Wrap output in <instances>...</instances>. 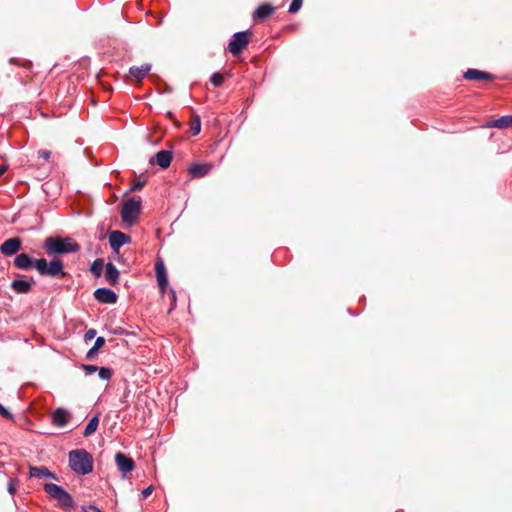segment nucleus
Listing matches in <instances>:
<instances>
[{
	"label": "nucleus",
	"mask_w": 512,
	"mask_h": 512,
	"mask_svg": "<svg viewBox=\"0 0 512 512\" xmlns=\"http://www.w3.org/2000/svg\"><path fill=\"white\" fill-rule=\"evenodd\" d=\"M13 264L20 270L35 268L41 276L57 278L66 275L63 262L57 258L48 262L45 258L33 259L27 253H21L14 258Z\"/></svg>",
	"instance_id": "obj_1"
},
{
	"label": "nucleus",
	"mask_w": 512,
	"mask_h": 512,
	"mask_svg": "<svg viewBox=\"0 0 512 512\" xmlns=\"http://www.w3.org/2000/svg\"><path fill=\"white\" fill-rule=\"evenodd\" d=\"M43 248L49 256H54L76 253L80 250V245L71 237L50 236L45 239Z\"/></svg>",
	"instance_id": "obj_2"
},
{
	"label": "nucleus",
	"mask_w": 512,
	"mask_h": 512,
	"mask_svg": "<svg viewBox=\"0 0 512 512\" xmlns=\"http://www.w3.org/2000/svg\"><path fill=\"white\" fill-rule=\"evenodd\" d=\"M69 467L79 475H87L93 471L92 455L84 449H75L68 454Z\"/></svg>",
	"instance_id": "obj_3"
},
{
	"label": "nucleus",
	"mask_w": 512,
	"mask_h": 512,
	"mask_svg": "<svg viewBox=\"0 0 512 512\" xmlns=\"http://www.w3.org/2000/svg\"><path fill=\"white\" fill-rule=\"evenodd\" d=\"M44 491L50 498L56 500L57 505L61 509L71 511L75 508L76 504L73 497L62 486L53 483H46L44 485Z\"/></svg>",
	"instance_id": "obj_4"
},
{
	"label": "nucleus",
	"mask_w": 512,
	"mask_h": 512,
	"mask_svg": "<svg viewBox=\"0 0 512 512\" xmlns=\"http://www.w3.org/2000/svg\"><path fill=\"white\" fill-rule=\"evenodd\" d=\"M250 35V30L234 33L228 43L229 52L235 56L239 55L248 46Z\"/></svg>",
	"instance_id": "obj_5"
},
{
	"label": "nucleus",
	"mask_w": 512,
	"mask_h": 512,
	"mask_svg": "<svg viewBox=\"0 0 512 512\" xmlns=\"http://www.w3.org/2000/svg\"><path fill=\"white\" fill-rule=\"evenodd\" d=\"M141 200L137 199H130L127 202H125L121 209V218L123 222L128 224H133L138 215L141 212Z\"/></svg>",
	"instance_id": "obj_6"
},
{
	"label": "nucleus",
	"mask_w": 512,
	"mask_h": 512,
	"mask_svg": "<svg viewBox=\"0 0 512 512\" xmlns=\"http://www.w3.org/2000/svg\"><path fill=\"white\" fill-rule=\"evenodd\" d=\"M108 239L110 247L115 253H119V250L123 245L131 242V237L128 234L118 230L111 231Z\"/></svg>",
	"instance_id": "obj_7"
},
{
	"label": "nucleus",
	"mask_w": 512,
	"mask_h": 512,
	"mask_svg": "<svg viewBox=\"0 0 512 512\" xmlns=\"http://www.w3.org/2000/svg\"><path fill=\"white\" fill-rule=\"evenodd\" d=\"M94 298L103 304H115L118 300V295L110 288L100 287L93 292Z\"/></svg>",
	"instance_id": "obj_8"
},
{
	"label": "nucleus",
	"mask_w": 512,
	"mask_h": 512,
	"mask_svg": "<svg viewBox=\"0 0 512 512\" xmlns=\"http://www.w3.org/2000/svg\"><path fill=\"white\" fill-rule=\"evenodd\" d=\"M155 272L159 289L164 293L168 286V277L164 261L161 258H158L155 262Z\"/></svg>",
	"instance_id": "obj_9"
},
{
	"label": "nucleus",
	"mask_w": 512,
	"mask_h": 512,
	"mask_svg": "<svg viewBox=\"0 0 512 512\" xmlns=\"http://www.w3.org/2000/svg\"><path fill=\"white\" fill-rule=\"evenodd\" d=\"M22 246V240L19 237H13L5 240L0 245V252L5 256L16 254Z\"/></svg>",
	"instance_id": "obj_10"
},
{
	"label": "nucleus",
	"mask_w": 512,
	"mask_h": 512,
	"mask_svg": "<svg viewBox=\"0 0 512 512\" xmlns=\"http://www.w3.org/2000/svg\"><path fill=\"white\" fill-rule=\"evenodd\" d=\"M172 152L168 150H161L150 158V164H157L161 169H167L172 161Z\"/></svg>",
	"instance_id": "obj_11"
},
{
	"label": "nucleus",
	"mask_w": 512,
	"mask_h": 512,
	"mask_svg": "<svg viewBox=\"0 0 512 512\" xmlns=\"http://www.w3.org/2000/svg\"><path fill=\"white\" fill-rule=\"evenodd\" d=\"M115 462L117 464L118 469L124 475L131 472L135 468V463L133 459L121 452H118L115 455Z\"/></svg>",
	"instance_id": "obj_12"
},
{
	"label": "nucleus",
	"mask_w": 512,
	"mask_h": 512,
	"mask_svg": "<svg viewBox=\"0 0 512 512\" xmlns=\"http://www.w3.org/2000/svg\"><path fill=\"white\" fill-rule=\"evenodd\" d=\"M465 80L469 81H490L495 78V76L489 72L481 71L474 68H469L463 75Z\"/></svg>",
	"instance_id": "obj_13"
},
{
	"label": "nucleus",
	"mask_w": 512,
	"mask_h": 512,
	"mask_svg": "<svg viewBox=\"0 0 512 512\" xmlns=\"http://www.w3.org/2000/svg\"><path fill=\"white\" fill-rule=\"evenodd\" d=\"M274 12V7L270 3H263L259 5L252 14L255 22L264 21L267 17L271 16Z\"/></svg>",
	"instance_id": "obj_14"
},
{
	"label": "nucleus",
	"mask_w": 512,
	"mask_h": 512,
	"mask_svg": "<svg viewBox=\"0 0 512 512\" xmlns=\"http://www.w3.org/2000/svg\"><path fill=\"white\" fill-rule=\"evenodd\" d=\"M211 169L212 165L209 163H194L189 167L188 171L191 177L202 178L208 175Z\"/></svg>",
	"instance_id": "obj_15"
},
{
	"label": "nucleus",
	"mask_w": 512,
	"mask_h": 512,
	"mask_svg": "<svg viewBox=\"0 0 512 512\" xmlns=\"http://www.w3.org/2000/svg\"><path fill=\"white\" fill-rule=\"evenodd\" d=\"M70 419V413L65 408H57L52 413V423L57 427H64Z\"/></svg>",
	"instance_id": "obj_16"
},
{
	"label": "nucleus",
	"mask_w": 512,
	"mask_h": 512,
	"mask_svg": "<svg viewBox=\"0 0 512 512\" xmlns=\"http://www.w3.org/2000/svg\"><path fill=\"white\" fill-rule=\"evenodd\" d=\"M152 65L150 63H145L141 66H132L129 68V74L133 77L137 82H141L145 76L151 70Z\"/></svg>",
	"instance_id": "obj_17"
},
{
	"label": "nucleus",
	"mask_w": 512,
	"mask_h": 512,
	"mask_svg": "<svg viewBox=\"0 0 512 512\" xmlns=\"http://www.w3.org/2000/svg\"><path fill=\"white\" fill-rule=\"evenodd\" d=\"M29 475L32 478H50L57 480V477L45 466H30Z\"/></svg>",
	"instance_id": "obj_18"
},
{
	"label": "nucleus",
	"mask_w": 512,
	"mask_h": 512,
	"mask_svg": "<svg viewBox=\"0 0 512 512\" xmlns=\"http://www.w3.org/2000/svg\"><path fill=\"white\" fill-rule=\"evenodd\" d=\"M105 279L110 285L117 284L119 280V271L112 262L105 264Z\"/></svg>",
	"instance_id": "obj_19"
},
{
	"label": "nucleus",
	"mask_w": 512,
	"mask_h": 512,
	"mask_svg": "<svg viewBox=\"0 0 512 512\" xmlns=\"http://www.w3.org/2000/svg\"><path fill=\"white\" fill-rule=\"evenodd\" d=\"M11 288L18 294H26L31 291L32 283L25 279H15L11 282Z\"/></svg>",
	"instance_id": "obj_20"
},
{
	"label": "nucleus",
	"mask_w": 512,
	"mask_h": 512,
	"mask_svg": "<svg viewBox=\"0 0 512 512\" xmlns=\"http://www.w3.org/2000/svg\"><path fill=\"white\" fill-rule=\"evenodd\" d=\"M487 127L505 129L512 127V115H505L487 124Z\"/></svg>",
	"instance_id": "obj_21"
},
{
	"label": "nucleus",
	"mask_w": 512,
	"mask_h": 512,
	"mask_svg": "<svg viewBox=\"0 0 512 512\" xmlns=\"http://www.w3.org/2000/svg\"><path fill=\"white\" fill-rule=\"evenodd\" d=\"M103 268H105L103 259L97 258L93 261L89 270L95 277L98 278L102 275Z\"/></svg>",
	"instance_id": "obj_22"
},
{
	"label": "nucleus",
	"mask_w": 512,
	"mask_h": 512,
	"mask_svg": "<svg viewBox=\"0 0 512 512\" xmlns=\"http://www.w3.org/2000/svg\"><path fill=\"white\" fill-rule=\"evenodd\" d=\"M98 424H99V417H98V415H95L87 423V425L84 429L83 435L85 437H87V436H90L91 434H93L97 430Z\"/></svg>",
	"instance_id": "obj_23"
},
{
	"label": "nucleus",
	"mask_w": 512,
	"mask_h": 512,
	"mask_svg": "<svg viewBox=\"0 0 512 512\" xmlns=\"http://www.w3.org/2000/svg\"><path fill=\"white\" fill-rule=\"evenodd\" d=\"M190 131H191V134L193 136H196V135H198L200 133V131H201V120H200V117L198 115H195L193 117V121L191 123Z\"/></svg>",
	"instance_id": "obj_24"
},
{
	"label": "nucleus",
	"mask_w": 512,
	"mask_h": 512,
	"mask_svg": "<svg viewBox=\"0 0 512 512\" xmlns=\"http://www.w3.org/2000/svg\"><path fill=\"white\" fill-rule=\"evenodd\" d=\"M98 376L101 380L108 381L112 377V369L109 367H98Z\"/></svg>",
	"instance_id": "obj_25"
},
{
	"label": "nucleus",
	"mask_w": 512,
	"mask_h": 512,
	"mask_svg": "<svg viewBox=\"0 0 512 512\" xmlns=\"http://www.w3.org/2000/svg\"><path fill=\"white\" fill-rule=\"evenodd\" d=\"M210 82L214 87H220L224 82V76L219 72H214L210 76Z\"/></svg>",
	"instance_id": "obj_26"
},
{
	"label": "nucleus",
	"mask_w": 512,
	"mask_h": 512,
	"mask_svg": "<svg viewBox=\"0 0 512 512\" xmlns=\"http://www.w3.org/2000/svg\"><path fill=\"white\" fill-rule=\"evenodd\" d=\"M302 4H303V0H292L291 4L289 6L288 12L291 14L297 13L301 9Z\"/></svg>",
	"instance_id": "obj_27"
},
{
	"label": "nucleus",
	"mask_w": 512,
	"mask_h": 512,
	"mask_svg": "<svg viewBox=\"0 0 512 512\" xmlns=\"http://www.w3.org/2000/svg\"><path fill=\"white\" fill-rule=\"evenodd\" d=\"M0 415L7 420H14V415L0 403Z\"/></svg>",
	"instance_id": "obj_28"
},
{
	"label": "nucleus",
	"mask_w": 512,
	"mask_h": 512,
	"mask_svg": "<svg viewBox=\"0 0 512 512\" xmlns=\"http://www.w3.org/2000/svg\"><path fill=\"white\" fill-rule=\"evenodd\" d=\"M81 368L86 372V374H93L98 370V366L92 364H82Z\"/></svg>",
	"instance_id": "obj_29"
},
{
	"label": "nucleus",
	"mask_w": 512,
	"mask_h": 512,
	"mask_svg": "<svg viewBox=\"0 0 512 512\" xmlns=\"http://www.w3.org/2000/svg\"><path fill=\"white\" fill-rule=\"evenodd\" d=\"M97 332L95 329L91 328V329H88L85 334H84V340L85 342H88V341H91L95 336H96Z\"/></svg>",
	"instance_id": "obj_30"
},
{
	"label": "nucleus",
	"mask_w": 512,
	"mask_h": 512,
	"mask_svg": "<svg viewBox=\"0 0 512 512\" xmlns=\"http://www.w3.org/2000/svg\"><path fill=\"white\" fill-rule=\"evenodd\" d=\"M105 342L106 340L104 337H97L92 347L99 350L105 345Z\"/></svg>",
	"instance_id": "obj_31"
},
{
	"label": "nucleus",
	"mask_w": 512,
	"mask_h": 512,
	"mask_svg": "<svg viewBox=\"0 0 512 512\" xmlns=\"http://www.w3.org/2000/svg\"><path fill=\"white\" fill-rule=\"evenodd\" d=\"M98 351H99V350H97V349H95V348L91 347V348L87 351V353H86V359H88V360H93V359L96 357V355H97Z\"/></svg>",
	"instance_id": "obj_32"
},
{
	"label": "nucleus",
	"mask_w": 512,
	"mask_h": 512,
	"mask_svg": "<svg viewBox=\"0 0 512 512\" xmlns=\"http://www.w3.org/2000/svg\"><path fill=\"white\" fill-rule=\"evenodd\" d=\"M153 486L150 485L148 487H146L145 489L142 490L141 494H142V497L143 498H147L148 496L151 495V493L153 492Z\"/></svg>",
	"instance_id": "obj_33"
},
{
	"label": "nucleus",
	"mask_w": 512,
	"mask_h": 512,
	"mask_svg": "<svg viewBox=\"0 0 512 512\" xmlns=\"http://www.w3.org/2000/svg\"><path fill=\"white\" fill-rule=\"evenodd\" d=\"M145 181H137L131 188H130V192L131 191H137V190H140L144 185H145Z\"/></svg>",
	"instance_id": "obj_34"
},
{
	"label": "nucleus",
	"mask_w": 512,
	"mask_h": 512,
	"mask_svg": "<svg viewBox=\"0 0 512 512\" xmlns=\"http://www.w3.org/2000/svg\"><path fill=\"white\" fill-rule=\"evenodd\" d=\"M38 154L40 158H43L45 160H48L51 156V152L49 150H40Z\"/></svg>",
	"instance_id": "obj_35"
},
{
	"label": "nucleus",
	"mask_w": 512,
	"mask_h": 512,
	"mask_svg": "<svg viewBox=\"0 0 512 512\" xmlns=\"http://www.w3.org/2000/svg\"><path fill=\"white\" fill-rule=\"evenodd\" d=\"M169 292H170V294H171L173 307H175V305H176V301H177L176 292H175V290H174L173 288H170V289H169Z\"/></svg>",
	"instance_id": "obj_36"
},
{
	"label": "nucleus",
	"mask_w": 512,
	"mask_h": 512,
	"mask_svg": "<svg viewBox=\"0 0 512 512\" xmlns=\"http://www.w3.org/2000/svg\"><path fill=\"white\" fill-rule=\"evenodd\" d=\"M8 492L13 495L16 492V488L13 486L12 483H9L8 485Z\"/></svg>",
	"instance_id": "obj_37"
},
{
	"label": "nucleus",
	"mask_w": 512,
	"mask_h": 512,
	"mask_svg": "<svg viewBox=\"0 0 512 512\" xmlns=\"http://www.w3.org/2000/svg\"><path fill=\"white\" fill-rule=\"evenodd\" d=\"M7 170V165H0V176L3 175Z\"/></svg>",
	"instance_id": "obj_38"
}]
</instances>
